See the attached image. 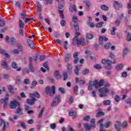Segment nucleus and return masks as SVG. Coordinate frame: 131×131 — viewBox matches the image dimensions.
I'll use <instances>...</instances> for the list:
<instances>
[{
	"label": "nucleus",
	"instance_id": "46",
	"mask_svg": "<svg viewBox=\"0 0 131 131\" xmlns=\"http://www.w3.org/2000/svg\"><path fill=\"white\" fill-rule=\"evenodd\" d=\"M127 41H130L131 40V34L129 33H127Z\"/></svg>",
	"mask_w": 131,
	"mask_h": 131
},
{
	"label": "nucleus",
	"instance_id": "11",
	"mask_svg": "<svg viewBox=\"0 0 131 131\" xmlns=\"http://www.w3.org/2000/svg\"><path fill=\"white\" fill-rule=\"evenodd\" d=\"M20 105L19 102L17 101H11L10 104H9V107L11 109H15L16 107H18Z\"/></svg>",
	"mask_w": 131,
	"mask_h": 131
},
{
	"label": "nucleus",
	"instance_id": "23",
	"mask_svg": "<svg viewBox=\"0 0 131 131\" xmlns=\"http://www.w3.org/2000/svg\"><path fill=\"white\" fill-rule=\"evenodd\" d=\"M69 10L70 12H76V6H75V5H71Z\"/></svg>",
	"mask_w": 131,
	"mask_h": 131
},
{
	"label": "nucleus",
	"instance_id": "6",
	"mask_svg": "<svg viewBox=\"0 0 131 131\" xmlns=\"http://www.w3.org/2000/svg\"><path fill=\"white\" fill-rule=\"evenodd\" d=\"M9 97L10 95L9 93H7L5 96V98H2L0 100V104H3L4 108H6V107H7V105H8V103L9 102Z\"/></svg>",
	"mask_w": 131,
	"mask_h": 131
},
{
	"label": "nucleus",
	"instance_id": "16",
	"mask_svg": "<svg viewBox=\"0 0 131 131\" xmlns=\"http://www.w3.org/2000/svg\"><path fill=\"white\" fill-rule=\"evenodd\" d=\"M114 6L115 7V9H116V10H119L120 8H122V5L120 4H119V3H118V2L117 1H114Z\"/></svg>",
	"mask_w": 131,
	"mask_h": 131
},
{
	"label": "nucleus",
	"instance_id": "29",
	"mask_svg": "<svg viewBox=\"0 0 131 131\" xmlns=\"http://www.w3.org/2000/svg\"><path fill=\"white\" fill-rule=\"evenodd\" d=\"M80 70V67L77 66L74 70L75 73L76 75H78V71Z\"/></svg>",
	"mask_w": 131,
	"mask_h": 131
},
{
	"label": "nucleus",
	"instance_id": "9",
	"mask_svg": "<svg viewBox=\"0 0 131 131\" xmlns=\"http://www.w3.org/2000/svg\"><path fill=\"white\" fill-rule=\"evenodd\" d=\"M104 84V80H100L99 82L97 80L93 81V85L95 86V89H98L100 88V86H103Z\"/></svg>",
	"mask_w": 131,
	"mask_h": 131
},
{
	"label": "nucleus",
	"instance_id": "53",
	"mask_svg": "<svg viewBox=\"0 0 131 131\" xmlns=\"http://www.w3.org/2000/svg\"><path fill=\"white\" fill-rule=\"evenodd\" d=\"M74 27L75 28V30H76V32L79 31V26L78 25H76L74 26Z\"/></svg>",
	"mask_w": 131,
	"mask_h": 131
},
{
	"label": "nucleus",
	"instance_id": "2",
	"mask_svg": "<svg viewBox=\"0 0 131 131\" xmlns=\"http://www.w3.org/2000/svg\"><path fill=\"white\" fill-rule=\"evenodd\" d=\"M29 97H30L31 98L27 99V103L29 105H34L35 102H36V99H35V98H37L38 99L40 98L39 94H38L37 92H35L33 93H29ZM34 97L35 98H34Z\"/></svg>",
	"mask_w": 131,
	"mask_h": 131
},
{
	"label": "nucleus",
	"instance_id": "32",
	"mask_svg": "<svg viewBox=\"0 0 131 131\" xmlns=\"http://www.w3.org/2000/svg\"><path fill=\"white\" fill-rule=\"evenodd\" d=\"M116 30V28L113 27L112 28V30L111 31V35H115V34H116V32H115Z\"/></svg>",
	"mask_w": 131,
	"mask_h": 131
},
{
	"label": "nucleus",
	"instance_id": "51",
	"mask_svg": "<svg viewBox=\"0 0 131 131\" xmlns=\"http://www.w3.org/2000/svg\"><path fill=\"white\" fill-rule=\"evenodd\" d=\"M90 119H91V116H86L83 118L84 121H88Z\"/></svg>",
	"mask_w": 131,
	"mask_h": 131
},
{
	"label": "nucleus",
	"instance_id": "60",
	"mask_svg": "<svg viewBox=\"0 0 131 131\" xmlns=\"http://www.w3.org/2000/svg\"><path fill=\"white\" fill-rule=\"evenodd\" d=\"M72 103H73V97H72V96H70L69 100V103L72 104Z\"/></svg>",
	"mask_w": 131,
	"mask_h": 131
},
{
	"label": "nucleus",
	"instance_id": "28",
	"mask_svg": "<svg viewBox=\"0 0 131 131\" xmlns=\"http://www.w3.org/2000/svg\"><path fill=\"white\" fill-rule=\"evenodd\" d=\"M0 52H1V53H2V54H3L4 56H5L6 58H10V55L7 53L5 50H2L0 49Z\"/></svg>",
	"mask_w": 131,
	"mask_h": 131
},
{
	"label": "nucleus",
	"instance_id": "52",
	"mask_svg": "<svg viewBox=\"0 0 131 131\" xmlns=\"http://www.w3.org/2000/svg\"><path fill=\"white\" fill-rule=\"evenodd\" d=\"M5 21L3 20L2 19H0V26L3 27V26H5Z\"/></svg>",
	"mask_w": 131,
	"mask_h": 131
},
{
	"label": "nucleus",
	"instance_id": "44",
	"mask_svg": "<svg viewBox=\"0 0 131 131\" xmlns=\"http://www.w3.org/2000/svg\"><path fill=\"white\" fill-rule=\"evenodd\" d=\"M123 67V66H122V64H120L119 65L116 66V69L117 70H119L120 69H122Z\"/></svg>",
	"mask_w": 131,
	"mask_h": 131
},
{
	"label": "nucleus",
	"instance_id": "40",
	"mask_svg": "<svg viewBox=\"0 0 131 131\" xmlns=\"http://www.w3.org/2000/svg\"><path fill=\"white\" fill-rule=\"evenodd\" d=\"M45 112V108H42L41 110V112L38 115V118H40L42 116V114H43V112Z\"/></svg>",
	"mask_w": 131,
	"mask_h": 131
},
{
	"label": "nucleus",
	"instance_id": "33",
	"mask_svg": "<svg viewBox=\"0 0 131 131\" xmlns=\"http://www.w3.org/2000/svg\"><path fill=\"white\" fill-rule=\"evenodd\" d=\"M29 69L33 73L35 71V70L34 69V68H33V66L32 64H29Z\"/></svg>",
	"mask_w": 131,
	"mask_h": 131
},
{
	"label": "nucleus",
	"instance_id": "22",
	"mask_svg": "<svg viewBox=\"0 0 131 131\" xmlns=\"http://www.w3.org/2000/svg\"><path fill=\"white\" fill-rule=\"evenodd\" d=\"M75 81L76 83L79 82L80 84H85V81L81 79H79L78 77H76L75 78Z\"/></svg>",
	"mask_w": 131,
	"mask_h": 131
},
{
	"label": "nucleus",
	"instance_id": "48",
	"mask_svg": "<svg viewBox=\"0 0 131 131\" xmlns=\"http://www.w3.org/2000/svg\"><path fill=\"white\" fill-rule=\"evenodd\" d=\"M94 68L98 70L102 69V66L100 64H96L94 66Z\"/></svg>",
	"mask_w": 131,
	"mask_h": 131
},
{
	"label": "nucleus",
	"instance_id": "31",
	"mask_svg": "<svg viewBox=\"0 0 131 131\" xmlns=\"http://www.w3.org/2000/svg\"><path fill=\"white\" fill-rule=\"evenodd\" d=\"M7 89L8 91H9L10 93H13V92H14V88H13V86L11 85H8Z\"/></svg>",
	"mask_w": 131,
	"mask_h": 131
},
{
	"label": "nucleus",
	"instance_id": "55",
	"mask_svg": "<svg viewBox=\"0 0 131 131\" xmlns=\"http://www.w3.org/2000/svg\"><path fill=\"white\" fill-rule=\"evenodd\" d=\"M13 54H15L16 55H18L19 53H20V51L18 50L17 49H15L12 51Z\"/></svg>",
	"mask_w": 131,
	"mask_h": 131
},
{
	"label": "nucleus",
	"instance_id": "25",
	"mask_svg": "<svg viewBox=\"0 0 131 131\" xmlns=\"http://www.w3.org/2000/svg\"><path fill=\"white\" fill-rule=\"evenodd\" d=\"M100 8L101 10H103V11H108L109 10V7L105 5H101Z\"/></svg>",
	"mask_w": 131,
	"mask_h": 131
},
{
	"label": "nucleus",
	"instance_id": "20",
	"mask_svg": "<svg viewBox=\"0 0 131 131\" xmlns=\"http://www.w3.org/2000/svg\"><path fill=\"white\" fill-rule=\"evenodd\" d=\"M120 122L117 121L115 124V127L116 128L117 130L120 131Z\"/></svg>",
	"mask_w": 131,
	"mask_h": 131
},
{
	"label": "nucleus",
	"instance_id": "3",
	"mask_svg": "<svg viewBox=\"0 0 131 131\" xmlns=\"http://www.w3.org/2000/svg\"><path fill=\"white\" fill-rule=\"evenodd\" d=\"M84 126L86 131H91L92 127H96V120L95 119H92L91 120V125L85 124Z\"/></svg>",
	"mask_w": 131,
	"mask_h": 131
},
{
	"label": "nucleus",
	"instance_id": "4",
	"mask_svg": "<svg viewBox=\"0 0 131 131\" xmlns=\"http://www.w3.org/2000/svg\"><path fill=\"white\" fill-rule=\"evenodd\" d=\"M55 90H56L55 86H52L51 88H50V86H47L45 92L47 95L52 97V96H53V95H55L56 93Z\"/></svg>",
	"mask_w": 131,
	"mask_h": 131
},
{
	"label": "nucleus",
	"instance_id": "56",
	"mask_svg": "<svg viewBox=\"0 0 131 131\" xmlns=\"http://www.w3.org/2000/svg\"><path fill=\"white\" fill-rule=\"evenodd\" d=\"M64 42V49H65V50H67L68 49V48L67 47V46H68V41H65Z\"/></svg>",
	"mask_w": 131,
	"mask_h": 131
},
{
	"label": "nucleus",
	"instance_id": "49",
	"mask_svg": "<svg viewBox=\"0 0 131 131\" xmlns=\"http://www.w3.org/2000/svg\"><path fill=\"white\" fill-rule=\"evenodd\" d=\"M111 101L110 100H105L103 101L104 105H110Z\"/></svg>",
	"mask_w": 131,
	"mask_h": 131
},
{
	"label": "nucleus",
	"instance_id": "13",
	"mask_svg": "<svg viewBox=\"0 0 131 131\" xmlns=\"http://www.w3.org/2000/svg\"><path fill=\"white\" fill-rule=\"evenodd\" d=\"M6 39L7 42H11V45H14L15 41H16V39L15 38L12 37L10 38L9 36H6Z\"/></svg>",
	"mask_w": 131,
	"mask_h": 131
},
{
	"label": "nucleus",
	"instance_id": "37",
	"mask_svg": "<svg viewBox=\"0 0 131 131\" xmlns=\"http://www.w3.org/2000/svg\"><path fill=\"white\" fill-rule=\"evenodd\" d=\"M45 5H48V4H53V0H45Z\"/></svg>",
	"mask_w": 131,
	"mask_h": 131
},
{
	"label": "nucleus",
	"instance_id": "50",
	"mask_svg": "<svg viewBox=\"0 0 131 131\" xmlns=\"http://www.w3.org/2000/svg\"><path fill=\"white\" fill-rule=\"evenodd\" d=\"M20 16L21 18H22V19H24V18H25L27 16V14H26L24 12H22L21 13H20Z\"/></svg>",
	"mask_w": 131,
	"mask_h": 131
},
{
	"label": "nucleus",
	"instance_id": "61",
	"mask_svg": "<svg viewBox=\"0 0 131 131\" xmlns=\"http://www.w3.org/2000/svg\"><path fill=\"white\" fill-rule=\"evenodd\" d=\"M50 127L52 128V129H55V128H56V124L55 123L51 124Z\"/></svg>",
	"mask_w": 131,
	"mask_h": 131
},
{
	"label": "nucleus",
	"instance_id": "1",
	"mask_svg": "<svg viewBox=\"0 0 131 131\" xmlns=\"http://www.w3.org/2000/svg\"><path fill=\"white\" fill-rule=\"evenodd\" d=\"M110 57L112 58V59H114L113 61L110 60V59H102V63L103 65H106L104 66V68L107 69V70H110L112 69V66H111L112 64H115L116 63V60L114 59L115 58V55L113 54V53L110 54Z\"/></svg>",
	"mask_w": 131,
	"mask_h": 131
},
{
	"label": "nucleus",
	"instance_id": "36",
	"mask_svg": "<svg viewBox=\"0 0 131 131\" xmlns=\"http://www.w3.org/2000/svg\"><path fill=\"white\" fill-rule=\"evenodd\" d=\"M103 24H104V22L101 21V22L96 24V27H97V28H100V27H102L103 26Z\"/></svg>",
	"mask_w": 131,
	"mask_h": 131
},
{
	"label": "nucleus",
	"instance_id": "15",
	"mask_svg": "<svg viewBox=\"0 0 131 131\" xmlns=\"http://www.w3.org/2000/svg\"><path fill=\"white\" fill-rule=\"evenodd\" d=\"M11 66L14 69H17V71H21V68H18V64L16 62H12Z\"/></svg>",
	"mask_w": 131,
	"mask_h": 131
},
{
	"label": "nucleus",
	"instance_id": "41",
	"mask_svg": "<svg viewBox=\"0 0 131 131\" xmlns=\"http://www.w3.org/2000/svg\"><path fill=\"white\" fill-rule=\"evenodd\" d=\"M74 93L75 95H77V92H78V86H75L73 89Z\"/></svg>",
	"mask_w": 131,
	"mask_h": 131
},
{
	"label": "nucleus",
	"instance_id": "58",
	"mask_svg": "<svg viewBox=\"0 0 131 131\" xmlns=\"http://www.w3.org/2000/svg\"><path fill=\"white\" fill-rule=\"evenodd\" d=\"M59 92H61L62 94H65V90L63 88H59Z\"/></svg>",
	"mask_w": 131,
	"mask_h": 131
},
{
	"label": "nucleus",
	"instance_id": "21",
	"mask_svg": "<svg viewBox=\"0 0 131 131\" xmlns=\"http://www.w3.org/2000/svg\"><path fill=\"white\" fill-rule=\"evenodd\" d=\"M54 75L57 79H61V76L59 71H55Z\"/></svg>",
	"mask_w": 131,
	"mask_h": 131
},
{
	"label": "nucleus",
	"instance_id": "63",
	"mask_svg": "<svg viewBox=\"0 0 131 131\" xmlns=\"http://www.w3.org/2000/svg\"><path fill=\"white\" fill-rule=\"evenodd\" d=\"M46 59V56L45 55H42L40 56V61H43Z\"/></svg>",
	"mask_w": 131,
	"mask_h": 131
},
{
	"label": "nucleus",
	"instance_id": "45",
	"mask_svg": "<svg viewBox=\"0 0 131 131\" xmlns=\"http://www.w3.org/2000/svg\"><path fill=\"white\" fill-rule=\"evenodd\" d=\"M110 47H111V43L108 42L104 46V48L108 50V49H110Z\"/></svg>",
	"mask_w": 131,
	"mask_h": 131
},
{
	"label": "nucleus",
	"instance_id": "5",
	"mask_svg": "<svg viewBox=\"0 0 131 131\" xmlns=\"http://www.w3.org/2000/svg\"><path fill=\"white\" fill-rule=\"evenodd\" d=\"M103 121H104V119H101L98 121V123L100 126V129L99 131H105V129L103 127H105V128H108L109 126H110V124L111 123V122H107L105 123L104 125H103Z\"/></svg>",
	"mask_w": 131,
	"mask_h": 131
},
{
	"label": "nucleus",
	"instance_id": "43",
	"mask_svg": "<svg viewBox=\"0 0 131 131\" xmlns=\"http://www.w3.org/2000/svg\"><path fill=\"white\" fill-rule=\"evenodd\" d=\"M2 66L3 68H7V67H8V64L7 63V61H6V60L3 61Z\"/></svg>",
	"mask_w": 131,
	"mask_h": 131
},
{
	"label": "nucleus",
	"instance_id": "39",
	"mask_svg": "<svg viewBox=\"0 0 131 131\" xmlns=\"http://www.w3.org/2000/svg\"><path fill=\"white\" fill-rule=\"evenodd\" d=\"M36 5H37V10L41 11V6L39 4V2H37Z\"/></svg>",
	"mask_w": 131,
	"mask_h": 131
},
{
	"label": "nucleus",
	"instance_id": "64",
	"mask_svg": "<svg viewBox=\"0 0 131 131\" xmlns=\"http://www.w3.org/2000/svg\"><path fill=\"white\" fill-rule=\"evenodd\" d=\"M24 83L25 84H29V80L28 79H25L24 80Z\"/></svg>",
	"mask_w": 131,
	"mask_h": 131
},
{
	"label": "nucleus",
	"instance_id": "17",
	"mask_svg": "<svg viewBox=\"0 0 131 131\" xmlns=\"http://www.w3.org/2000/svg\"><path fill=\"white\" fill-rule=\"evenodd\" d=\"M84 4H85L86 5V11H90V8L91 7V3L89 2V1L85 0L83 1Z\"/></svg>",
	"mask_w": 131,
	"mask_h": 131
},
{
	"label": "nucleus",
	"instance_id": "35",
	"mask_svg": "<svg viewBox=\"0 0 131 131\" xmlns=\"http://www.w3.org/2000/svg\"><path fill=\"white\" fill-rule=\"evenodd\" d=\"M89 72H90V71L89 69H85L84 71L82 72V75H85L86 74H89Z\"/></svg>",
	"mask_w": 131,
	"mask_h": 131
},
{
	"label": "nucleus",
	"instance_id": "57",
	"mask_svg": "<svg viewBox=\"0 0 131 131\" xmlns=\"http://www.w3.org/2000/svg\"><path fill=\"white\" fill-rule=\"evenodd\" d=\"M37 83H38L36 81V80H35L32 82V86H33V88H34V87L36 86V85L37 84Z\"/></svg>",
	"mask_w": 131,
	"mask_h": 131
},
{
	"label": "nucleus",
	"instance_id": "24",
	"mask_svg": "<svg viewBox=\"0 0 131 131\" xmlns=\"http://www.w3.org/2000/svg\"><path fill=\"white\" fill-rule=\"evenodd\" d=\"M68 72H71L72 71V64L71 63H68L67 65Z\"/></svg>",
	"mask_w": 131,
	"mask_h": 131
},
{
	"label": "nucleus",
	"instance_id": "8",
	"mask_svg": "<svg viewBox=\"0 0 131 131\" xmlns=\"http://www.w3.org/2000/svg\"><path fill=\"white\" fill-rule=\"evenodd\" d=\"M99 92L100 97H106V94L109 92V89L106 87H103L99 90Z\"/></svg>",
	"mask_w": 131,
	"mask_h": 131
},
{
	"label": "nucleus",
	"instance_id": "59",
	"mask_svg": "<svg viewBox=\"0 0 131 131\" xmlns=\"http://www.w3.org/2000/svg\"><path fill=\"white\" fill-rule=\"evenodd\" d=\"M3 77L5 79H9L10 78V76L8 74L3 75Z\"/></svg>",
	"mask_w": 131,
	"mask_h": 131
},
{
	"label": "nucleus",
	"instance_id": "42",
	"mask_svg": "<svg viewBox=\"0 0 131 131\" xmlns=\"http://www.w3.org/2000/svg\"><path fill=\"white\" fill-rule=\"evenodd\" d=\"M19 26L20 28H23L24 27V23H23L22 20H19Z\"/></svg>",
	"mask_w": 131,
	"mask_h": 131
},
{
	"label": "nucleus",
	"instance_id": "34",
	"mask_svg": "<svg viewBox=\"0 0 131 131\" xmlns=\"http://www.w3.org/2000/svg\"><path fill=\"white\" fill-rule=\"evenodd\" d=\"M60 25L63 27H64V26H66V21L64 19H62L60 21Z\"/></svg>",
	"mask_w": 131,
	"mask_h": 131
},
{
	"label": "nucleus",
	"instance_id": "19",
	"mask_svg": "<svg viewBox=\"0 0 131 131\" xmlns=\"http://www.w3.org/2000/svg\"><path fill=\"white\" fill-rule=\"evenodd\" d=\"M16 114H19V115H22L23 114V112H22V108L20 106V104L17 106V108L16 109V111L15 112Z\"/></svg>",
	"mask_w": 131,
	"mask_h": 131
},
{
	"label": "nucleus",
	"instance_id": "10",
	"mask_svg": "<svg viewBox=\"0 0 131 131\" xmlns=\"http://www.w3.org/2000/svg\"><path fill=\"white\" fill-rule=\"evenodd\" d=\"M77 45H80V46H82V47H83L84 46H86V45H88L89 41H85L84 39L83 38L77 39Z\"/></svg>",
	"mask_w": 131,
	"mask_h": 131
},
{
	"label": "nucleus",
	"instance_id": "7",
	"mask_svg": "<svg viewBox=\"0 0 131 131\" xmlns=\"http://www.w3.org/2000/svg\"><path fill=\"white\" fill-rule=\"evenodd\" d=\"M60 98L61 96L60 94H58L55 96L54 100L51 104L52 107H55V106H57L60 103V101H61Z\"/></svg>",
	"mask_w": 131,
	"mask_h": 131
},
{
	"label": "nucleus",
	"instance_id": "54",
	"mask_svg": "<svg viewBox=\"0 0 131 131\" xmlns=\"http://www.w3.org/2000/svg\"><path fill=\"white\" fill-rule=\"evenodd\" d=\"M72 20H73V22H74V23H76V20H77V16L74 15L72 17Z\"/></svg>",
	"mask_w": 131,
	"mask_h": 131
},
{
	"label": "nucleus",
	"instance_id": "27",
	"mask_svg": "<svg viewBox=\"0 0 131 131\" xmlns=\"http://www.w3.org/2000/svg\"><path fill=\"white\" fill-rule=\"evenodd\" d=\"M93 86H94V82H93L92 81H90L89 82V85L88 86L89 90L92 91V90H93Z\"/></svg>",
	"mask_w": 131,
	"mask_h": 131
},
{
	"label": "nucleus",
	"instance_id": "12",
	"mask_svg": "<svg viewBox=\"0 0 131 131\" xmlns=\"http://www.w3.org/2000/svg\"><path fill=\"white\" fill-rule=\"evenodd\" d=\"M3 124H4V127H3V130L4 131H5L6 128L8 127V126H9V123L8 122H5V121L1 119L0 120V126H2L3 125Z\"/></svg>",
	"mask_w": 131,
	"mask_h": 131
},
{
	"label": "nucleus",
	"instance_id": "62",
	"mask_svg": "<svg viewBox=\"0 0 131 131\" xmlns=\"http://www.w3.org/2000/svg\"><path fill=\"white\" fill-rule=\"evenodd\" d=\"M20 125L23 128H26V125H25L24 122H20Z\"/></svg>",
	"mask_w": 131,
	"mask_h": 131
},
{
	"label": "nucleus",
	"instance_id": "18",
	"mask_svg": "<svg viewBox=\"0 0 131 131\" xmlns=\"http://www.w3.org/2000/svg\"><path fill=\"white\" fill-rule=\"evenodd\" d=\"M27 41L29 47L31 49H33V48H34V43H33V41H32V40H31V39H28L27 40Z\"/></svg>",
	"mask_w": 131,
	"mask_h": 131
},
{
	"label": "nucleus",
	"instance_id": "38",
	"mask_svg": "<svg viewBox=\"0 0 131 131\" xmlns=\"http://www.w3.org/2000/svg\"><path fill=\"white\" fill-rule=\"evenodd\" d=\"M86 37H87V38H89V39H92V38H94V35H93L92 34H87Z\"/></svg>",
	"mask_w": 131,
	"mask_h": 131
},
{
	"label": "nucleus",
	"instance_id": "30",
	"mask_svg": "<svg viewBox=\"0 0 131 131\" xmlns=\"http://www.w3.org/2000/svg\"><path fill=\"white\" fill-rule=\"evenodd\" d=\"M103 115H105V113L103 112H99L97 113L96 117L97 118L101 117V116H103Z\"/></svg>",
	"mask_w": 131,
	"mask_h": 131
},
{
	"label": "nucleus",
	"instance_id": "47",
	"mask_svg": "<svg viewBox=\"0 0 131 131\" xmlns=\"http://www.w3.org/2000/svg\"><path fill=\"white\" fill-rule=\"evenodd\" d=\"M63 80H66L68 77L67 75V73L66 72H64L63 73Z\"/></svg>",
	"mask_w": 131,
	"mask_h": 131
},
{
	"label": "nucleus",
	"instance_id": "14",
	"mask_svg": "<svg viewBox=\"0 0 131 131\" xmlns=\"http://www.w3.org/2000/svg\"><path fill=\"white\" fill-rule=\"evenodd\" d=\"M73 57L74 58V64H77L78 63V61H79V59L78 58V53L75 52L73 55Z\"/></svg>",
	"mask_w": 131,
	"mask_h": 131
},
{
	"label": "nucleus",
	"instance_id": "26",
	"mask_svg": "<svg viewBox=\"0 0 131 131\" xmlns=\"http://www.w3.org/2000/svg\"><path fill=\"white\" fill-rule=\"evenodd\" d=\"M59 14L60 15V17L61 19H65V16H64V10H59Z\"/></svg>",
	"mask_w": 131,
	"mask_h": 131
}]
</instances>
